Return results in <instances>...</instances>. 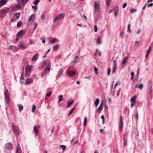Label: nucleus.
I'll return each mask as SVG.
<instances>
[{
    "instance_id": "f257e3e1",
    "label": "nucleus",
    "mask_w": 153,
    "mask_h": 153,
    "mask_svg": "<svg viewBox=\"0 0 153 153\" xmlns=\"http://www.w3.org/2000/svg\"><path fill=\"white\" fill-rule=\"evenodd\" d=\"M152 80L149 81L148 82L147 88V94L149 95L152 92Z\"/></svg>"
},
{
    "instance_id": "f03ea898",
    "label": "nucleus",
    "mask_w": 153,
    "mask_h": 153,
    "mask_svg": "<svg viewBox=\"0 0 153 153\" xmlns=\"http://www.w3.org/2000/svg\"><path fill=\"white\" fill-rule=\"evenodd\" d=\"M51 68V65L50 64H48L45 69V71L43 73H42L41 75L42 78H43L45 74H48L49 73Z\"/></svg>"
},
{
    "instance_id": "7ed1b4c3",
    "label": "nucleus",
    "mask_w": 153,
    "mask_h": 153,
    "mask_svg": "<svg viewBox=\"0 0 153 153\" xmlns=\"http://www.w3.org/2000/svg\"><path fill=\"white\" fill-rule=\"evenodd\" d=\"M31 70V67L30 65H28L27 66H26L25 70V75L28 76L30 74Z\"/></svg>"
},
{
    "instance_id": "20e7f679",
    "label": "nucleus",
    "mask_w": 153,
    "mask_h": 153,
    "mask_svg": "<svg viewBox=\"0 0 153 153\" xmlns=\"http://www.w3.org/2000/svg\"><path fill=\"white\" fill-rule=\"evenodd\" d=\"M9 9L8 8L5 7L3 9H1L0 10V16H4V15L8 12V10Z\"/></svg>"
},
{
    "instance_id": "39448f33",
    "label": "nucleus",
    "mask_w": 153,
    "mask_h": 153,
    "mask_svg": "<svg viewBox=\"0 0 153 153\" xmlns=\"http://www.w3.org/2000/svg\"><path fill=\"white\" fill-rule=\"evenodd\" d=\"M65 16V14L64 13H62L59 14L58 16L56 17L55 18H54L53 20V22H55L56 21L63 19Z\"/></svg>"
},
{
    "instance_id": "423d86ee",
    "label": "nucleus",
    "mask_w": 153,
    "mask_h": 153,
    "mask_svg": "<svg viewBox=\"0 0 153 153\" xmlns=\"http://www.w3.org/2000/svg\"><path fill=\"white\" fill-rule=\"evenodd\" d=\"M29 0H20L19 3L20 7H23L26 4Z\"/></svg>"
},
{
    "instance_id": "0eeeda50",
    "label": "nucleus",
    "mask_w": 153,
    "mask_h": 153,
    "mask_svg": "<svg viewBox=\"0 0 153 153\" xmlns=\"http://www.w3.org/2000/svg\"><path fill=\"white\" fill-rule=\"evenodd\" d=\"M100 4L99 2L95 1L94 2V10L98 12L100 10Z\"/></svg>"
},
{
    "instance_id": "6e6552de",
    "label": "nucleus",
    "mask_w": 153,
    "mask_h": 153,
    "mask_svg": "<svg viewBox=\"0 0 153 153\" xmlns=\"http://www.w3.org/2000/svg\"><path fill=\"white\" fill-rule=\"evenodd\" d=\"M120 124L119 126V129L120 131L122 132V129L123 128V122L122 118V116H120Z\"/></svg>"
},
{
    "instance_id": "1a4fd4ad",
    "label": "nucleus",
    "mask_w": 153,
    "mask_h": 153,
    "mask_svg": "<svg viewBox=\"0 0 153 153\" xmlns=\"http://www.w3.org/2000/svg\"><path fill=\"white\" fill-rule=\"evenodd\" d=\"M113 62L114 63V66L113 68V70L112 71V72L113 73H114L116 72L117 69V62L115 60H114L113 61Z\"/></svg>"
},
{
    "instance_id": "9d476101",
    "label": "nucleus",
    "mask_w": 153,
    "mask_h": 153,
    "mask_svg": "<svg viewBox=\"0 0 153 153\" xmlns=\"http://www.w3.org/2000/svg\"><path fill=\"white\" fill-rule=\"evenodd\" d=\"M13 132L15 135H17L18 134L19 132L18 130V128L16 126H13Z\"/></svg>"
},
{
    "instance_id": "9b49d317",
    "label": "nucleus",
    "mask_w": 153,
    "mask_h": 153,
    "mask_svg": "<svg viewBox=\"0 0 153 153\" xmlns=\"http://www.w3.org/2000/svg\"><path fill=\"white\" fill-rule=\"evenodd\" d=\"M39 56V54L38 53L36 54L32 58L31 60L33 62L36 61L38 58Z\"/></svg>"
},
{
    "instance_id": "f8f14e48",
    "label": "nucleus",
    "mask_w": 153,
    "mask_h": 153,
    "mask_svg": "<svg viewBox=\"0 0 153 153\" xmlns=\"http://www.w3.org/2000/svg\"><path fill=\"white\" fill-rule=\"evenodd\" d=\"M22 150L20 145L18 144L16 148V153H21Z\"/></svg>"
},
{
    "instance_id": "ddd939ff",
    "label": "nucleus",
    "mask_w": 153,
    "mask_h": 153,
    "mask_svg": "<svg viewBox=\"0 0 153 153\" xmlns=\"http://www.w3.org/2000/svg\"><path fill=\"white\" fill-rule=\"evenodd\" d=\"M35 18V15L34 14H32L30 17L28 19V22H29L32 23Z\"/></svg>"
},
{
    "instance_id": "4468645a",
    "label": "nucleus",
    "mask_w": 153,
    "mask_h": 153,
    "mask_svg": "<svg viewBox=\"0 0 153 153\" xmlns=\"http://www.w3.org/2000/svg\"><path fill=\"white\" fill-rule=\"evenodd\" d=\"M68 74L70 77L74 76L75 75L76 72L72 71H69L68 72Z\"/></svg>"
},
{
    "instance_id": "2eb2a0df",
    "label": "nucleus",
    "mask_w": 153,
    "mask_h": 153,
    "mask_svg": "<svg viewBox=\"0 0 153 153\" xmlns=\"http://www.w3.org/2000/svg\"><path fill=\"white\" fill-rule=\"evenodd\" d=\"M103 107V104L102 103L98 109H97L96 111L97 113H99L101 111Z\"/></svg>"
},
{
    "instance_id": "dca6fc26",
    "label": "nucleus",
    "mask_w": 153,
    "mask_h": 153,
    "mask_svg": "<svg viewBox=\"0 0 153 153\" xmlns=\"http://www.w3.org/2000/svg\"><path fill=\"white\" fill-rule=\"evenodd\" d=\"M5 146L8 149L11 150L12 149V144L10 143H7Z\"/></svg>"
},
{
    "instance_id": "f3484780",
    "label": "nucleus",
    "mask_w": 153,
    "mask_h": 153,
    "mask_svg": "<svg viewBox=\"0 0 153 153\" xmlns=\"http://www.w3.org/2000/svg\"><path fill=\"white\" fill-rule=\"evenodd\" d=\"M33 81V79L31 78H28L26 80L25 83L27 85H28L31 83Z\"/></svg>"
},
{
    "instance_id": "a211bd4d",
    "label": "nucleus",
    "mask_w": 153,
    "mask_h": 153,
    "mask_svg": "<svg viewBox=\"0 0 153 153\" xmlns=\"http://www.w3.org/2000/svg\"><path fill=\"white\" fill-rule=\"evenodd\" d=\"M40 127V126L39 125L37 127L36 126H34V132L36 133V134H38V129H39Z\"/></svg>"
},
{
    "instance_id": "6ab92c4d",
    "label": "nucleus",
    "mask_w": 153,
    "mask_h": 153,
    "mask_svg": "<svg viewBox=\"0 0 153 153\" xmlns=\"http://www.w3.org/2000/svg\"><path fill=\"white\" fill-rule=\"evenodd\" d=\"M20 7H20L19 5L18 4V5H17L16 6H13L12 7V10H13V11L16 10H18Z\"/></svg>"
},
{
    "instance_id": "aec40b11",
    "label": "nucleus",
    "mask_w": 153,
    "mask_h": 153,
    "mask_svg": "<svg viewBox=\"0 0 153 153\" xmlns=\"http://www.w3.org/2000/svg\"><path fill=\"white\" fill-rule=\"evenodd\" d=\"M24 32V30H22L20 31H19L17 33V37H19L21 36H22Z\"/></svg>"
},
{
    "instance_id": "412c9836",
    "label": "nucleus",
    "mask_w": 153,
    "mask_h": 153,
    "mask_svg": "<svg viewBox=\"0 0 153 153\" xmlns=\"http://www.w3.org/2000/svg\"><path fill=\"white\" fill-rule=\"evenodd\" d=\"M20 14L19 13H16L14 16V18L15 19H18L20 17Z\"/></svg>"
},
{
    "instance_id": "4be33fe9",
    "label": "nucleus",
    "mask_w": 153,
    "mask_h": 153,
    "mask_svg": "<svg viewBox=\"0 0 153 153\" xmlns=\"http://www.w3.org/2000/svg\"><path fill=\"white\" fill-rule=\"evenodd\" d=\"M119 7H115L114 9V15L116 16L118 14L119 11Z\"/></svg>"
},
{
    "instance_id": "5701e85b",
    "label": "nucleus",
    "mask_w": 153,
    "mask_h": 153,
    "mask_svg": "<svg viewBox=\"0 0 153 153\" xmlns=\"http://www.w3.org/2000/svg\"><path fill=\"white\" fill-rule=\"evenodd\" d=\"M7 2L6 0H1L0 1V7L4 5Z\"/></svg>"
},
{
    "instance_id": "b1692460",
    "label": "nucleus",
    "mask_w": 153,
    "mask_h": 153,
    "mask_svg": "<svg viewBox=\"0 0 153 153\" xmlns=\"http://www.w3.org/2000/svg\"><path fill=\"white\" fill-rule=\"evenodd\" d=\"M23 43L22 42H21L19 45V48H22L23 49H25L26 47L23 45Z\"/></svg>"
},
{
    "instance_id": "393cba45",
    "label": "nucleus",
    "mask_w": 153,
    "mask_h": 153,
    "mask_svg": "<svg viewBox=\"0 0 153 153\" xmlns=\"http://www.w3.org/2000/svg\"><path fill=\"white\" fill-rule=\"evenodd\" d=\"M17 106L18 107L19 111H21L23 109V107L22 105L18 104Z\"/></svg>"
},
{
    "instance_id": "a878e982",
    "label": "nucleus",
    "mask_w": 153,
    "mask_h": 153,
    "mask_svg": "<svg viewBox=\"0 0 153 153\" xmlns=\"http://www.w3.org/2000/svg\"><path fill=\"white\" fill-rule=\"evenodd\" d=\"M79 59V57L78 56H76L75 57L73 62L75 63L78 62Z\"/></svg>"
},
{
    "instance_id": "bb28decb",
    "label": "nucleus",
    "mask_w": 153,
    "mask_h": 153,
    "mask_svg": "<svg viewBox=\"0 0 153 153\" xmlns=\"http://www.w3.org/2000/svg\"><path fill=\"white\" fill-rule=\"evenodd\" d=\"M136 96H134L132 97L131 98V102H136Z\"/></svg>"
},
{
    "instance_id": "cd10ccee",
    "label": "nucleus",
    "mask_w": 153,
    "mask_h": 153,
    "mask_svg": "<svg viewBox=\"0 0 153 153\" xmlns=\"http://www.w3.org/2000/svg\"><path fill=\"white\" fill-rule=\"evenodd\" d=\"M128 57L127 56H126L124 57L123 60V62H122V64H124L126 62L127 59H128Z\"/></svg>"
},
{
    "instance_id": "c85d7f7f",
    "label": "nucleus",
    "mask_w": 153,
    "mask_h": 153,
    "mask_svg": "<svg viewBox=\"0 0 153 153\" xmlns=\"http://www.w3.org/2000/svg\"><path fill=\"white\" fill-rule=\"evenodd\" d=\"M99 102H100L99 99L98 98H97L96 99V101L94 102V104H95L96 107H97V106L98 105L99 103Z\"/></svg>"
},
{
    "instance_id": "c756f323",
    "label": "nucleus",
    "mask_w": 153,
    "mask_h": 153,
    "mask_svg": "<svg viewBox=\"0 0 153 153\" xmlns=\"http://www.w3.org/2000/svg\"><path fill=\"white\" fill-rule=\"evenodd\" d=\"M4 95L5 98L9 97L8 91V90L7 89L4 92Z\"/></svg>"
},
{
    "instance_id": "7c9ffc66",
    "label": "nucleus",
    "mask_w": 153,
    "mask_h": 153,
    "mask_svg": "<svg viewBox=\"0 0 153 153\" xmlns=\"http://www.w3.org/2000/svg\"><path fill=\"white\" fill-rule=\"evenodd\" d=\"M63 74V70L62 69H61L59 70L58 73V76H59Z\"/></svg>"
},
{
    "instance_id": "2f4dec72",
    "label": "nucleus",
    "mask_w": 153,
    "mask_h": 153,
    "mask_svg": "<svg viewBox=\"0 0 153 153\" xmlns=\"http://www.w3.org/2000/svg\"><path fill=\"white\" fill-rule=\"evenodd\" d=\"M76 108L75 107H74L70 111L69 113V116H70L73 112L74 109Z\"/></svg>"
},
{
    "instance_id": "473e14b6",
    "label": "nucleus",
    "mask_w": 153,
    "mask_h": 153,
    "mask_svg": "<svg viewBox=\"0 0 153 153\" xmlns=\"http://www.w3.org/2000/svg\"><path fill=\"white\" fill-rule=\"evenodd\" d=\"M59 45H56L55 46L53 47V49L55 51H56L57 50L59 47Z\"/></svg>"
},
{
    "instance_id": "72a5a7b5",
    "label": "nucleus",
    "mask_w": 153,
    "mask_h": 153,
    "mask_svg": "<svg viewBox=\"0 0 153 153\" xmlns=\"http://www.w3.org/2000/svg\"><path fill=\"white\" fill-rule=\"evenodd\" d=\"M57 40V39L55 38L53 39L52 40L50 41V42H51L52 43V44H53L56 42Z\"/></svg>"
},
{
    "instance_id": "f704fd0d",
    "label": "nucleus",
    "mask_w": 153,
    "mask_h": 153,
    "mask_svg": "<svg viewBox=\"0 0 153 153\" xmlns=\"http://www.w3.org/2000/svg\"><path fill=\"white\" fill-rule=\"evenodd\" d=\"M63 99V96L62 95H60L59 97V102L62 101Z\"/></svg>"
},
{
    "instance_id": "c9c22d12",
    "label": "nucleus",
    "mask_w": 153,
    "mask_h": 153,
    "mask_svg": "<svg viewBox=\"0 0 153 153\" xmlns=\"http://www.w3.org/2000/svg\"><path fill=\"white\" fill-rule=\"evenodd\" d=\"M87 121V118L85 117L84 118V121L83 123V126H85L86 124V122Z\"/></svg>"
},
{
    "instance_id": "e433bc0d",
    "label": "nucleus",
    "mask_w": 153,
    "mask_h": 153,
    "mask_svg": "<svg viewBox=\"0 0 153 153\" xmlns=\"http://www.w3.org/2000/svg\"><path fill=\"white\" fill-rule=\"evenodd\" d=\"M36 106L35 105H33L32 106V112L33 113L34 112V110L36 108Z\"/></svg>"
},
{
    "instance_id": "4c0bfd02",
    "label": "nucleus",
    "mask_w": 153,
    "mask_h": 153,
    "mask_svg": "<svg viewBox=\"0 0 153 153\" xmlns=\"http://www.w3.org/2000/svg\"><path fill=\"white\" fill-rule=\"evenodd\" d=\"M46 63H47V62L46 61H44L43 62V64L42 66V68H43L45 67V66L46 65Z\"/></svg>"
},
{
    "instance_id": "58836bf2",
    "label": "nucleus",
    "mask_w": 153,
    "mask_h": 153,
    "mask_svg": "<svg viewBox=\"0 0 153 153\" xmlns=\"http://www.w3.org/2000/svg\"><path fill=\"white\" fill-rule=\"evenodd\" d=\"M6 100L8 104H9L10 102V99L9 97H6Z\"/></svg>"
},
{
    "instance_id": "ea45409f",
    "label": "nucleus",
    "mask_w": 153,
    "mask_h": 153,
    "mask_svg": "<svg viewBox=\"0 0 153 153\" xmlns=\"http://www.w3.org/2000/svg\"><path fill=\"white\" fill-rule=\"evenodd\" d=\"M45 17V15L44 14H43L41 17V19L42 20H44Z\"/></svg>"
},
{
    "instance_id": "a19ab883",
    "label": "nucleus",
    "mask_w": 153,
    "mask_h": 153,
    "mask_svg": "<svg viewBox=\"0 0 153 153\" xmlns=\"http://www.w3.org/2000/svg\"><path fill=\"white\" fill-rule=\"evenodd\" d=\"M60 146L61 147L64 151L65 150L66 148V146L64 145H60Z\"/></svg>"
},
{
    "instance_id": "79ce46f5",
    "label": "nucleus",
    "mask_w": 153,
    "mask_h": 153,
    "mask_svg": "<svg viewBox=\"0 0 153 153\" xmlns=\"http://www.w3.org/2000/svg\"><path fill=\"white\" fill-rule=\"evenodd\" d=\"M123 139L125 141V142H124V145L125 146H126L127 145V140L124 137H123Z\"/></svg>"
},
{
    "instance_id": "37998d69",
    "label": "nucleus",
    "mask_w": 153,
    "mask_h": 153,
    "mask_svg": "<svg viewBox=\"0 0 153 153\" xmlns=\"http://www.w3.org/2000/svg\"><path fill=\"white\" fill-rule=\"evenodd\" d=\"M143 84H140L139 86H138V88H139V89L140 90L143 89Z\"/></svg>"
},
{
    "instance_id": "c03bdc74",
    "label": "nucleus",
    "mask_w": 153,
    "mask_h": 153,
    "mask_svg": "<svg viewBox=\"0 0 153 153\" xmlns=\"http://www.w3.org/2000/svg\"><path fill=\"white\" fill-rule=\"evenodd\" d=\"M74 102L73 100H72L71 102H69L68 103V105L67 106L68 107H69Z\"/></svg>"
},
{
    "instance_id": "a18cd8bd",
    "label": "nucleus",
    "mask_w": 153,
    "mask_h": 153,
    "mask_svg": "<svg viewBox=\"0 0 153 153\" xmlns=\"http://www.w3.org/2000/svg\"><path fill=\"white\" fill-rule=\"evenodd\" d=\"M100 36H99L98 38V40L97 41V42L98 44H101V41H100Z\"/></svg>"
},
{
    "instance_id": "49530a36",
    "label": "nucleus",
    "mask_w": 153,
    "mask_h": 153,
    "mask_svg": "<svg viewBox=\"0 0 153 153\" xmlns=\"http://www.w3.org/2000/svg\"><path fill=\"white\" fill-rule=\"evenodd\" d=\"M137 11L136 9H131L130 10V12L131 13H134V12H136Z\"/></svg>"
},
{
    "instance_id": "de8ad7c7",
    "label": "nucleus",
    "mask_w": 153,
    "mask_h": 153,
    "mask_svg": "<svg viewBox=\"0 0 153 153\" xmlns=\"http://www.w3.org/2000/svg\"><path fill=\"white\" fill-rule=\"evenodd\" d=\"M94 70L95 71V73L96 74H98V69H97V68L96 67H94Z\"/></svg>"
},
{
    "instance_id": "09e8293b",
    "label": "nucleus",
    "mask_w": 153,
    "mask_h": 153,
    "mask_svg": "<svg viewBox=\"0 0 153 153\" xmlns=\"http://www.w3.org/2000/svg\"><path fill=\"white\" fill-rule=\"evenodd\" d=\"M131 25L130 24H128V30L129 31V32L131 33L132 32V31L131 30H130V27Z\"/></svg>"
},
{
    "instance_id": "8fccbe9b",
    "label": "nucleus",
    "mask_w": 153,
    "mask_h": 153,
    "mask_svg": "<svg viewBox=\"0 0 153 153\" xmlns=\"http://www.w3.org/2000/svg\"><path fill=\"white\" fill-rule=\"evenodd\" d=\"M40 0H36L34 3V5H36L39 2Z\"/></svg>"
},
{
    "instance_id": "3c124183",
    "label": "nucleus",
    "mask_w": 153,
    "mask_h": 153,
    "mask_svg": "<svg viewBox=\"0 0 153 153\" xmlns=\"http://www.w3.org/2000/svg\"><path fill=\"white\" fill-rule=\"evenodd\" d=\"M20 79L21 80L22 79V80L24 79V73L23 72L21 74Z\"/></svg>"
},
{
    "instance_id": "603ef678",
    "label": "nucleus",
    "mask_w": 153,
    "mask_h": 153,
    "mask_svg": "<svg viewBox=\"0 0 153 153\" xmlns=\"http://www.w3.org/2000/svg\"><path fill=\"white\" fill-rule=\"evenodd\" d=\"M124 34V33L123 32H120V36L122 38H123L124 37V35H123Z\"/></svg>"
},
{
    "instance_id": "864d4df0",
    "label": "nucleus",
    "mask_w": 153,
    "mask_h": 153,
    "mask_svg": "<svg viewBox=\"0 0 153 153\" xmlns=\"http://www.w3.org/2000/svg\"><path fill=\"white\" fill-rule=\"evenodd\" d=\"M106 3L108 6L109 5L110 3V0H106Z\"/></svg>"
},
{
    "instance_id": "5fc2aeb1",
    "label": "nucleus",
    "mask_w": 153,
    "mask_h": 153,
    "mask_svg": "<svg viewBox=\"0 0 153 153\" xmlns=\"http://www.w3.org/2000/svg\"><path fill=\"white\" fill-rule=\"evenodd\" d=\"M94 31L95 32H97V27L96 25H95L94 26Z\"/></svg>"
},
{
    "instance_id": "6e6d98bb",
    "label": "nucleus",
    "mask_w": 153,
    "mask_h": 153,
    "mask_svg": "<svg viewBox=\"0 0 153 153\" xmlns=\"http://www.w3.org/2000/svg\"><path fill=\"white\" fill-rule=\"evenodd\" d=\"M111 69L110 68H109L108 69V75L109 76L110 75V73H111Z\"/></svg>"
},
{
    "instance_id": "4d7b16f0",
    "label": "nucleus",
    "mask_w": 153,
    "mask_h": 153,
    "mask_svg": "<svg viewBox=\"0 0 153 153\" xmlns=\"http://www.w3.org/2000/svg\"><path fill=\"white\" fill-rule=\"evenodd\" d=\"M22 24V22H19L17 24V25L18 27H20L21 26Z\"/></svg>"
},
{
    "instance_id": "13d9d810",
    "label": "nucleus",
    "mask_w": 153,
    "mask_h": 153,
    "mask_svg": "<svg viewBox=\"0 0 153 153\" xmlns=\"http://www.w3.org/2000/svg\"><path fill=\"white\" fill-rule=\"evenodd\" d=\"M52 92H49L47 93L46 95V96L47 97H49L50 96L51 94H52Z\"/></svg>"
},
{
    "instance_id": "bf43d9fd",
    "label": "nucleus",
    "mask_w": 153,
    "mask_h": 153,
    "mask_svg": "<svg viewBox=\"0 0 153 153\" xmlns=\"http://www.w3.org/2000/svg\"><path fill=\"white\" fill-rule=\"evenodd\" d=\"M37 26V24L36 23H35L34 24V27L33 28V29L35 30L36 28V27Z\"/></svg>"
},
{
    "instance_id": "052dcab7",
    "label": "nucleus",
    "mask_w": 153,
    "mask_h": 153,
    "mask_svg": "<svg viewBox=\"0 0 153 153\" xmlns=\"http://www.w3.org/2000/svg\"><path fill=\"white\" fill-rule=\"evenodd\" d=\"M138 114L137 113L136 114V115L135 116L134 118L136 119L137 120H138Z\"/></svg>"
},
{
    "instance_id": "680f3d73",
    "label": "nucleus",
    "mask_w": 153,
    "mask_h": 153,
    "mask_svg": "<svg viewBox=\"0 0 153 153\" xmlns=\"http://www.w3.org/2000/svg\"><path fill=\"white\" fill-rule=\"evenodd\" d=\"M136 102H131V106L133 107L135 105Z\"/></svg>"
},
{
    "instance_id": "e2e57ef3",
    "label": "nucleus",
    "mask_w": 153,
    "mask_h": 153,
    "mask_svg": "<svg viewBox=\"0 0 153 153\" xmlns=\"http://www.w3.org/2000/svg\"><path fill=\"white\" fill-rule=\"evenodd\" d=\"M139 71H140V69L139 68H138L137 70V76H138L139 74Z\"/></svg>"
},
{
    "instance_id": "0e129e2a",
    "label": "nucleus",
    "mask_w": 153,
    "mask_h": 153,
    "mask_svg": "<svg viewBox=\"0 0 153 153\" xmlns=\"http://www.w3.org/2000/svg\"><path fill=\"white\" fill-rule=\"evenodd\" d=\"M151 46L149 47V49L147 51V53H149H149L150 52L151 50Z\"/></svg>"
},
{
    "instance_id": "69168bd1",
    "label": "nucleus",
    "mask_w": 153,
    "mask_h": 153,
    "mask_svg": "<svg viewBox=\"0 0 153 153\" xmlns=\"http://www.w3.org/2000/svg\"><path fill=\"white\" fill-rule=\"evenodd\" d=\"M16 47L15 46H11L10 47V48L11 49H14Z\"/></svg>"
},
{
    "instance_id": "338daca9",
    "label": "nucleus",
    "mask_w": 153,
    "mask_h": 153,
    "mask_svg": "<svg viewBox=\"0 0 153 153\" xmlns=\"http://www.w3.org/2000/svg\"><path fill=\"white\" fill-rule=\"evenodd\" d=\"M127 5V4L126 3H124L123 5V8H125L126 7V6Z\"/></svg>"
},
{
    "instance_id": "774afa93",
    "label": "nucleus",
    "mask_w": 153,
    "mask_h": 153,
    "mask_svg": "<svg viewBox=\"0 0 153 153\" xmlns=\"http://www.w3.org/2000/svg\"><path fill=\"white\" fill-rule=\"evenodd\" d=\"M153 5V3H151L149 4L148 5V7H152Z\"/></svg>"
}]
</instances>
